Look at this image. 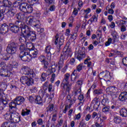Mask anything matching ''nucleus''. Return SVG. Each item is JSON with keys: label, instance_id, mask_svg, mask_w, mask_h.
Here are the masks:
<instances>
[{"label": "nucleus", "instance_id": "nucleus-1", "mask_svg": "<svg viewBox=\"0 0 127 127\" xmlns=\"http://www.w3.org/2000/svg\"><path fill=\"white\" fill-rule=\"evenodd\" d=\"M19 29L21 28L23 32V37L26 40H31L33 41L36 39V34L35 32L31 31V28L25 25V23L20 21L19 20H16L14 24Z\"/></svg>", "mask_w": 127, "mask_h": 127}, {"label": "nucleus", "instance_id": "nucleus-2", "mask_svg": "<svg viewBox=\"0 0 127 127\" xmlns=\"http://www.w3.org/2000/svg\"><path fill=\"white\" fill-rule=\"evenodd\" d=\"M72 56V51L70 48L64 49L61 55V58L59 62V68L61 69L64 65V60H67L68 57Z\"/></svg>", "mask_w": 127, "mask_h": 127}, {"label": "nucleus", "instance_id": "nucleus-3", "mask_svg": "<svg viewBox=\"0 0 127 127\" xmlns=\"http://www.w3.org/2000/svg\"><path fill=\"white\" fill-rule=\"evenodd\" d=\"M4 117L6 120H10L14 123H19L20 122V116L16 111H8L5 114Z\"/></svg>", "mask_w": 127, "mask_h": 127}, {"label": "nucleus", "instance_id": "nucleus-4", "mask_svg": "<svg viewBox=\"0 0 127 127\" xmlns=\"http://www.w3.org/2000/svg\"><path fill=\"white\" fill-rule=\"evenodd\" d=\"M17 47H18V44L12 42L9 44L7 47L6 52L8 54H15L17 50Z\"/></svg>", "mask_w": 127, "mask_h": 127}, {"label": "nucleus", "instance_id": "nucleus-5", "mask_svg": "<svg viewBox=\"0 0 127 127\" xmlns=\"http://www.w3.org/2000/svg\"><path fill=\"white\" fill-rule=\"evenodd\" d=\"M27 24L30 25H33L35 27H39L40 25V21L39 20H37L33 16H28L26 20Z\"/></svg>", "mask_w": 127, "mask_h": 127}, {"label": "nucleus", "instance_id": "nucleus-6", "mask_svg": "<svg viewBox=\"0 0 127 127\" xmlns=\"http://www.w3.org/2000/svg\"><path fill=\"white\" fill-rule=\"evenodd\" d=\"M32 78L34 77H28L26 76H22L20 78V82L23 85H27V86H32V85H34V80Z\"/></svg>", "mask_w": 127, "mask_h": 127}, {"label": "nucleus", "instance_id": "nucleus-7", "mask_svg": "<svg viewBox=\"0 0 127 127\" xmlns=\"http://www.w3.org/2000/svg\"><path fill=\"white\" fill-rule=\"evenodd\" d=\"M21 72L24 75H27L31 78H35L36 74L34 71H33V69H31L27 66H23L21 68Z\"/></svg>", "mask_w": 127, "mask_h": 127}, {"label": "nucleus", "instance_id": "nucleus-8", "mask_svg": "<svg viewBox=\"0 0 127 127\" xmlns=\"http://www.w3.org/2000/svg\"><path fill=\"white\" fill-rule=\"evenodd\" d=\"M70 77V74L69 73H66L64 74V77L62 81V84L63 85V88L64 90H66L67 92L71 90V88L69 87V78Z\"/></svg>", "mask_w": 127, "mask_h": 127}, {"label": "nucleus", "instance_id": "nucleus-9", "mask_svg": "<svg viewBox=\"0 0 127 127\" xmlns=\"http://www.w3.org/2000/svg\"><path fill=\"white\" fill-rule=\"evenodd\" d=\"M85 51H86V50L84 47L80 48L77 51H76L75 53V58H77L78 60L81 61V60H82L83 58H85L86 56V53Z\"/></svg>", "mask_w": 127, "mask_h": 127}, {"label": "nucleus", "instance_id": "nucleus-10", "mask_svg": "<svg viewBox=\"0 0 127 127\" xmlns=\"http://www.w3.org/2000/svg\"><path fill=\"white\" fill-rule=\"evenodd\" d=\"M59 37L58 34H57L55 36V44L57 45L58 49H61V46L64 44V37L62 36L58 40Z\"/></svg>", "mask_w": 127, "mask_h": 127}, {"label": "nucleus", "instance_id": "nucleus-11", "mask_svg": "<svg viewBox=\"0 0 127 127\" xmlns=\"http://www.w3.org/2000/svg\"><path fill=\"white\" fill-rule=\"evenodd\" d=\"M19 57L22 60V61L29 62L31 60V57L28 54V52H20Z\"/></svg>", "mask_w": 127, "mask_h": 127}, {"label": "nucleus", "instance_id": "nucleus-12", "mask_svg": "<svg viewBox=\"0 0 127 127\" xmlns=\"http://www.w3.org/2000/svg\"><path fill=\"white\" fill-rule=\"evenodd\" d=\"M5 69L4 68L0 69V76L8 78V77H10L11 75H12V73L10 71H5Z\"/></svg>", "mask_w": 127, "mask_h": 127}, {"label": "nucleus", "instance_id": "nucleus-13", "mask_svg": "<svg viewBox=\"0 0 127 127\" xmlns=\"http://www.w3.org/2000/svg\"><path fill=\"white\" fill-rule=\"evenodd\" d=\"M107 92H110L111 96L115 95L117 97L116 94L118 93V88L115 86H110L106 89Z\"/></svg>", "mask_w": 127, "mask_h": 127}, {"label": "nucleus", "instance_id": "nucleus-14", "mask_svg": "<svg viewBox=\"0 0 127 127\" xmlns=\"http://www.w3.org/2000/svg\"><path fill=\"white\" fill-rule=\"evenodd\" d=\"M13 68H17V64L16 62H14L11 64H9L8 65H5L4 68L6 70L7 72H10L13 70Z\"/></svg>", "mask_w": 127, "mask_h": 127}, {"label": "nucleus", "instance_id": "nucleus-15", "mask_svg": "<svg viewBox=\"0 0 127 127\" xmlns=\"http://www.w3.org/2000/svg\"><path fill=\"white\" fill-rule=\"evenodd\" d=\"M7 105V101L2 99V95L0 93V111H2L3 108H5Z\"/></svg>", "mask_w": 127, "mask_h": 127}, {"label": "nucleus", "instance_id": "nucleus-16", "mask_svg": "<svg viewBox=\"0 0 127 127\" xmlns=\"http://www.w3.org/2000/svg\"><path fill=\"white\" fill-rule=\"evenodd\" d=\"M14 100L15 103L18 105H22V104L25 102V99L21 96H17L14 99Z\"/></svg>", "mask_w": 127, "mask_h": 127}, {"label": "nucleus", "instance_id": "nucleus-17", "mask_svg": "<svg viewBox=\"0 0 127 127\" xmlns=\"http://www.w3.org/2000/svg\"><path fill=\"white\" fill-rule=\"evenodd\" d=\"M106 127L105 123L103 121V120L100 119V121H96L95 122V125H92L91 127Z\"/></svg>", "mask_w": 127, "mask_h": 127}, {"label": "nucleus", "instance_id": "nucleus-18", "mask_svg": "<svg viewBox=\"0 0 127 127\" xmlns=\"http://www.w3.org/2000/svg\"><path fill=\"white\" fill-rule=\"evenodd\" d=\"M100 103L99 99L97 97H95L92 100L91 104L94 105L93 108L95 110H98V109H99V107H100Z\"/></svg>", "mask_w": 127, "mask_h": 127}, {"label": "nucleus", "instance_id": "nucleus-19", "mask_svg": "<svg viewBox=\"0 0 127 127\" xmlns=\"http://www.w3.org/2000/svg\"><path fill=\"white\" fill-rule=\"evenodd\" d=\"M29 51V55L31 57V59H32V58H36V57H37V55L38 54L37 49H35L34 50H30V49Z\"/></svg>", "mask_w": 127, "mask_h": 127}, {"label": "nucleus", "instance_id": "nucleus-20", "mask_svg": "<svg viewBox=\"0 0 127 127\" xmlns=\"http://www.w3.org/2000/svg\"><path fill=\"white\" fill-rule=\"evenodd\" d=\"M16 12V10H15V8L11 7L7 12L6 14L8 17H13Z\"/></svg>", "mask_w": 127, "mask_h": 127}, {"label": "nucleus", "instance_id": "nucleus-21", "mask_svg": "<svg viewBox=\"0 0 127 127\" xmlns=\"http://www.w3.org/2000/svg\"><path fill=\"white\" fill-rule=\"evenodd\" d=\"M0 30L2 34H5L8 31V26L5 23L2 24Z\"/></svg>", "mask_w": 127, "mask_h": 127}, {"label": "nucleus", "instance_id": "nucleus-22", "mask_svg": "<svg viewBox=\"0 0 127 127\" xmlns=\"http://www.w3.org/2000/svg\"><path fill=\"white\" fill-rule=\"evenodd\" d=\"M9 26L11 31H12L14 33H18L19 32V29L14 24L10 23Z\"/></svg>", "mask_w": 127, "mask_h": 127}, {"label": "nucleus", "instance_id": "nucleus-23", "mask_svg": "<svg viewBox=\"0 0 127 127\" xmlns=\"http://www.w3.org/2000/svg\"><path fill=\"white\" fill-rule=\"evenodd\" d=\"M16 105H17V104L15 103V100H14V102H12L9 103V106L10 107V108H11V109L9 111L10 113H11V112H14V111L16 112Z\"/></svg>", "mask_w": 127, "mask_h": 127}, {"label": "nucleus", "instance_id": "nucleus-24", "mask_svg": "<svg viewBox=\"0 0 127 127\" xmlns=\"http://www.w3.org/2000/svg\"><path fill=\"white\" fill-rule=\"evenodd\" d=\"M28 5V4L27 3H22L20 4L19 8L20 10H21V11H23V12H25V11H26Z\"/></svg>", "mask_w": 127, "mask_h": 127}, {"label": "nucleus", "instance_id": "nucleus-25", "mask_svg": "<svg viewBox=\"0 0 127 127\" xmlns=\"http://www.w3.org/2000/svg\"><path fill=\"white\" fill-rule=\"evenodd\" d=\"M1 127H16L15 124L12 122H4L1 125Z\"/></svg>", "mask_w": 127, "mask_h": 127}, {"label": "nucleus", "instance_id": "nucleus-26", "mask_svg": "<svg viewBox=\"0 0 127 127\" xmlns=\"http://www.w3.org/2000/svg\"><path fill=\"white\" fill-rule=\"evenodd\" d=\"M119 100L122 101V102H124V101L127 100V92H124L121 93L119 95Z\"/></svg>", "mask_w": 127, "mask_h": 127}, {"label": "nucleus", "instance_id": "nucleus-27", "mask_svg": "<svg viewBox=\"0 0 127 127\" xmlns=\"http://www.w3.org/2000/svg\"><path fill=\"white\" fill-rule=\"evenodd\" d=\"M4 12H5V7L4 6H0V21L3 19Z\"/></svg>", "mask_w": 127, "mask_h": 127}, {"label": "nucleus", "instance_id": "nucleus-28", "mask_svg": "<svg viewBox=\"0 0 127 127\" xmlns=\"http://www.w3.org/2000/svg\"><path fill=\"white\" fill-rule=\"evenodd\" d=\"M77 78H78L77 75V70H74L73 72L71 74L70 80L72 82H75V81H76L77 79Z\"/></svg>", "mask_w": 127, "mask_h": 127}, {"label": "nucleus", "instance_id": "nucleus-29", "mask_svg": "<svg viewBox=\"0 0 127 127\" xmlns=\"http://www.w3.org/2000/svg\"><path fill=\"white\" fill-rule=\"evenodd\" d=\"M20 52H28V51H29V48H28L24 44H21L20 46Z\"/></svg>", "mask_w": 127, "mask_h": 127}, {"label": "nucleus", "instance_id": "nucleus-30", "mask_svg": "<svg viewBox=\"0 0 127 127\" xmlns=\"http://www.w3.org/2000/svg\"><path fill=\"white\" fill-rule=\"evenodd\" d=\"M98 21V17L96 15H93L91 18L88 20L87 23L92 24L93 22H97Z\"/></svg>", "mask_w": 127, "mask_h": 127}, {"label": "nucleus", "instance_id": "nucleus-31", "mask_svg": "<svg viewBox=\"0 0 127 127\" xmlns=\"http://www.w3.org/2000/svg\"><path fill=\"white\" fill-rule=\"evenodd\" d=\"M16 17L17 19L23 20L24 18H26V17L25 16V14L24 13H17L16 14Z\"/></svg>", "mask_w": 127, "mask_h": 127}, {"label": "nucleus", "instance_id": "nucleus-32", "mask_svg": "<svg viewBox=\"0 0 127 127\" xmlns=\"http://www.w3.org/2000/svg\"><path fill=\"white\" fill-rule=\"evenodd\" d=\"M120 115L124 118H127V109L126 108H122L120 110Z\"/></svg>", "mask_w": 127, "mask_h": 127}, {"label": "nucleus", "instance_id": "nucleus-33", "mask_svg": "<svg viewBox=\"0 0 127 127\" xmlns=\"http://www.w3.org/2000/svg\"><path fill=\"white\" fill-rule=\"evenodd\" d=\"M35 103L38 105L42 104V98H41V97L38 96H36L35 97Z\"/></svg>", "mask_w": 127, "mask_h": 127}, {"label": "nucleus", "instance_id": "nucleus-34", "mask_svg": "<svg viewBox=\"0 0 127 127\" xmlns=\"http://www.w3.org/2000/svg\"><path fill=\"white\" fill-rule=\"evenodd\" d=\"M111 73L110 71H105V75L104 76V80H106V81H110L111 80Z\"/></svg>", "mask_w": 127, "mask_h": 127}, {"label": "nucleus", "instance_id": "nucleus-35", "mask_svg": "<svg viewBox=\"0 0 127 127\" xmlns=\"http://www.w3.org/2000/svg\"><path fill=\"white\" fill-rule=\"evenodd\" d=\"M54 51V49L52 48L50 46H47L45 50V52H46V53H48L49 52H52V53H53Z\"/></svg>", "mask_w": 127, "mask_h": 127}, {"label": "nucleus", "instance_id": "nucleus-36", "mask_svg": "<svg viewBox=\"0 0 127 127\" xmlns=\"http://www.w3.org/2000/svg\"><path fill=\"white\" fill-rule=\"evenodd\" d=\"M90 60L91 59L87 58L84 61V64H86L88 68H90L92 66V62H90Z\"/></svg>", "mask_w": 127, "mask_h": 127}, {"label": "nucleus", "instance_id": "nucleus-37", "mask_svg": "<svg viewBox=\"0 0 127 127\" xmlns=\"http://www.w3.org/2000/svg\"><path fill=\"white\" fill-rule=\"evenodd\" d=\"M114 122L115 124H120L122 122V119H121V117L116 116L114 118Z\"/></svg>", "mask_w": 127, "mask_h": 127}, {"label": "nucleus", "instance_id": "nucleus-38", "mask_svg": "<svg viewBox=\"0 0 127 127\" xmlns=\"http://www.w3.org/2000/svg\"><path fill=\"white\" fill-rule=\"evenodd\" d=\"M26 11L25 12H26L27 13H31L33 10V8L31 6V5L28 4V6L27 7Z\"/></svg>", "mask_w": 127, "mask_h": 127}, {"label": "nucleus", "instance_id": "nucleus-39", "mask_svg": "<svg viewBox=\"0 0 127 127\" xmlns=\"http://www.w3.org/2000/svg\"><path fill=\"white\" fill-rule=\"evenodd\" d=\"M30 114V110H27V109H26L25 110H23L22 112V116H28Z\"/></svg>", "mask_w": 127, "mask_h": 127}, {"label": "nucleus", "instance_id": "nucleus-40", "mask_svg": "<svg viewBox=\"0 0 127 127\" xmlns=\"http://www.w3.org/2000/svg\"><path fill=\"white\" fill-rule=\"evenodd\" d=\"M3 3L4 4V6H9V5H11L12 3L8 1V0H3Z\"/></svg>", "mask_w": 127, "mask_h": 127}, {"label": "nucleus", "instance_id": "nucleus-41", "mask_svg": "<svg viewBox=\"0 0 127 127\" xmlns=\"http://www.w3.org/2000/svg\"><path fill=\"white\" fill-rule=\"evenodd\" d=\"M116 23L118 24V26H121V27H122V26H125L126 25V21L121 20L117 22Z\"/></svg>", "mask_w": 127, "mask_h": 127}, {"label": "nucleus", "instance_id": "nucleus-42", "mask_svg": "<svg viewBox=\"0 0 127 127\" xmlns=\"http://www.w3.org/2000/svg\"><path fill=\"white\" fill-rule=\"evenodd\" d=\"M47 77V74L45 73H43L41 75L40 80L42 82H44V81H46V78Z\"/></svg>", "mask_w": 127, "mask_h": 127}, {"label": "nucleus", "instance_id": "nucleus-43", "mask_svg": "<svg viewBox=\"0 0 127 127\" xmlns=\"http://www.w3.org/2000/svg\"><path fill=\"white\" fill-rule=\"evenodd\" d=\"M81 87H79L78 88L75 89L73 92H72V94L74 95V96H77V95H78V94H79V93H81Z\"/></svg>", "mask_w": 127, "mask_h": 127}, {"label": "nucleus", "instance_id": "nucleus-44", "mask_svg": "<svg viewBox=\"0 0 127 127\" xmlns=\"http://www.w3.org/2000/svg\"><path fill=\"white\" fill-rule=\"evenodd\" d=\"M102 111L105 114H108L109 112H110V107L109 106H105L102 109Z\"/></svg>", "mask_w": 127, "mask_h": 127}, {"label": "nucleus", "instance_id": "nucleus-45", "mask_svg": "<svg viewBox=\"0 0 127 127\" xmlns=\"http://www.w3.org/2000/svg\"><path fill=\"white\" fill-rule=\"evenodd\" d=\"M57 111H55V114H54L52 116V120L51 121L52 122H56V120H57Z\"/></svg>", "mask_w": 127, "mask_h": 127}, {"label": "nucleus", "instance_id": "nucleus-46", "mask_svg": "<svg viewBox=\"0 0 127 127\" xmlns=\"http://www.w3.org/2000/svg\"><path fill=\"white\" fill-rule=\"evenodd\" d=\"M106 9L108 11V13H109L110 14H114V13H115V11H114V9L112 8H110L107 6L106 7Z\"/></svg>", "mask_w": 127, "mask_h": 127}, {"label": "nucleus", "instance_id": "nucleus-47", "mask_svg": "<svg viewBox=\"0 0 127 127\" xmlns=\"http://www.w3.org/2000/svg\"><path fill=\"white\" fill-rule=\"evenodd\" d=\"M54 110V105L49 104V106L47 107V111L49 112H52Z\"/></svg>", "mask_w": 127, "mask_h": 127}, {"label": "nucleus", "instance_id": "nucleus-48", "mask_svg": "<svg viewBox=\"0 0 127 127\" xmlns=\"http://www.w3.org/2000/svg\"><path fill=\"white\" fill-rule=\"evenodd\" d=\"M95 118H96L95 120H97V121H100L99 117H98V113H97V112H93L92 115V118L95 119Z\"/></svg>", "mask_w": 127, "mask_h": 127}, {"label": "nucleus", "instance_id": "nucleus-49", "mask_svg": "<svg viewBox=\"0 0 127 127\" xmlns=\"http://www.w3.org/2000/svg\"><path fill=\"white\" fill-rule=\"evenodd\" d=\"M76 98L74 97H73V98H72V99L68 101V103H69V108H71V106H72V105H73V104H74Z\"/></svg>", "mask_w": 127, "mask_h": 127}, {"label": "nucleus", "instance_id": "nucleus-50", "mask_svg": "<svg viewBox=\"0 0 127 127\" xmlns=\"http://www.w3.org/2000/svg\"><path fill=\"white\" fill-rule=\"evenodd\" d=\"M83 80L82 79H78L77 81L76 82V84L78 85L79 88H81V87H82V85H83Z\"/></svg>", "mask_w": 127, "mask_h": 127}, {"label": "nucleus", "instance_id": "nucleus-51", "mask_svg": "<svg viewBox=\"0 0 127 127\" xmlns=\"http://www.w3.org/2000/svg\"><path fill=\"white\" fill-rule=\"evenodd\" d=\"M46 58L44 56H40L39 58V60H40V62L43 63L46 61Z\"/></svg>", "mask_w": 127, "mask_h": 127}, {"label": "nucleus", "instance_id": "nucleus-52", "mask_svg": "<svg viewBox=\"0 0 127 127\" xmlns=\"http://www.w3.org/2000/svg\"><path fill=\"white\" fill-rule=\"evenodd\" d=\"M83 68V64H79L78 66H76V71L77 72H80L81 70Z\"/></svg>", "mask_w": 127, "mask_h": 127}, {"label": "nucleus", "instance_id": "nucleus-53", "mask_svg": "<svg viewBox=\"0 0 127 127\" xmlns=\"http://www.w3.org/2000/svg\"><path fill=\"white\" fill-rule=\"evenodd\" d=\"M35 96H30L29 97V101L30 103H34V102H35Z\"/></svg>", "mask_w": 127, "mask_h": 127}, {"label": "nucleus", "instance_id": "nucleus-54", "mask_svg": "<svg viewBox=\"0 0 127 127\" xmlns=\"http://www.w3.org/2000/svg\"><path fill=\"white\" fill-rule=\"evenodd\" d=\"M1 59L4 61H7L9 59V57H8L6 54H3L2 55Z\"/></svg>", "mask_w": 127, "mask_h": 127}, {"label": "nucleus", "instance_id": "nucleus-55", "mask_svg": "<svg viewBox=\"0 0 127 127\" xmlns=\"http://www.w3.org/2000/svg\"><path fill=\"white\" fill-rule=\"evenodd\" d=\"M43 89L44 91H46L48 89V81H46L43 85Z\"/></svg>", "mask_w": 127, "mask_h": 127}, {"label": "nucleus", "instance_id": "nucleus-56", "mask_svg": "<svg viewBox=\"0 0 127 127\" xmlns=\"http://www.w3.org/2000/svg\"><path fill=\"white\" fill-rule=\"evenodd\" d=\"M94 93L96 95H101V94H103V90L102 89H96L94 90Z\"/></svg>", "mask_w": 127, "mask_h": 127}, {"label": "nucleus", "instance_id": "nucleus-57", "mask_svg": "<svg viewBox=\"0 0 127 127\" xmlns=\"http://www.w3.org/2000/svg\"><path fill=\"white\" fill-rule=\"evenodd\" d=\"M97 35H98V37H99V38H101L102 33V30L101 29H100V28L97 30Z\"/></svg>", "mask_w": 127, "mask_h": 127}, {"label": "nucleus", "instance_id": "nucleus-58", "mask_svg": "<svg viewBox=\"0 0 127 127\" xmlns=\"http://www.w3.org/2000/svg\"><path fill=\"white\" fill-rule=\"evenodd\" d=\"M86 123H85V121L84 120H82L79 123V127H86Z\"/></svg>", "mask_w": 127, "mask_h": 127}, {"label": "nucleus", "instance_id": "nucleus-59", "mask_svg": "<svg viewBox=\"0 0 127 127\" xmlns=\"http://www.w3.org/2000/svg\"><path fill=\"white\" fill-rule=\"evenodd\" d=\"M47 53V59L48 60H51V55L52 54H54V52L53 53L52 52H49V53Z\"/></svg>", "mask_w": 127, "mask_h": 127}, {"label": "nucleus", "instance_id": "nucleus-60", "mask_svg": "<svg viewBox=\"0 0 127 127\" xmlns=\"http://www.w3.org/2000/svg\"><path fill=\"white\" fill-rule=\"evenodd\" d=\"M74 119V121L80 120V119H81V113H78V114L75 115Z\"/></svg>", "mask_w": 127, "mask_h": 127}, {"label": "nucleus", "instance_id": "nucleus-61", "mask_svg": "<svg viewBox=\"0 0 127 127\" xmlns=\"http://www.w3.org/2000/svg\"><path fill=\"white\" fill-rule=\"evenodd\" d=\"M91 118H92V115L91 114H87L85 117V120L86 122H89L91 120Z\"/></svg>", "mask_w": 127, "mask_h": 127}, {"label": "nucleus", "instance_id": "nucleus-62", "mask_svg": "<svg viewBox=\"0 0 127 127\" xmlns=\"http://www.w3.org/2000/svg\"><path fill=\"white\" fill-rule=\"evenodd\" d=\"M123 64L124 66H126L127 67V57L124 58L122 61Z\"/></svg>", "mask_w": 127, "mask_h": 127}, {"label": "nucleus", "instance_id": "nucleus-63", "mask_svg": "<svg viewBox=\"0 0 127 127\" xmlns=\"http://www.w3.org/2000/svg\"><path fill=\"white\" fill-rule=\"evenodd\" d=\"M30 91L32 93H36V92H37V88H36V87H32L30 89Z\"/></svg>", "mask_w": 127, "mask_h": 127}, {"label": "nucleus", "instance_id": "nucleus-64", "mask_svg": "<svg viewBox=\"0 0 127 127\" xmlns=\"http://www.w3.org/2000/svg\"><path fill=\"white\" fill-rule=\"evenodd\" d=\"M112 43V38H109L108 41L105 43V46H109Z\"/></svg>", "mask_w": 127, "mask_h": 127}]
</instances>
